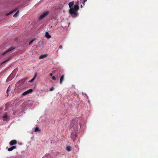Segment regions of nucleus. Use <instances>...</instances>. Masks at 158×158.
<instances>
[{
  "label": "nucleus",
  "instance_id": "1",
  "mask_svg": "<svg viewBox=\"0 0 158 158\" xmlns=\"http://www.w3.org/2000/svg\"><path fill=\"white\" fill-rule=\"evenodd\" d=\"M82 121V118L81 117L73 119L70 124V130L73 131H80V123Z\"/></svg>",
  "mask_w": 158,
  "mask_h": 158
},
{
  "label": "nucleus",
  "instance_id": "2",
  "mask_svg": "<svg viewBox=\"0 0 158 158\" xmlns=\"http://www.w3.org/2000/svg\"><path fill=\"white\" fill-rule=\"evenodd\" d=\"M74 1H73L70 2L68 4L70 8L69 10V13L73 18L76 17L78 16L77 12L79 9L78 4L77 3L74 5Z\"/></svg>",
  "mask_w": 158,
  "mask_h": 158
},
{
  "label": "nucleus",
  "instance_id": "3",
  "mask_svg": "<svg viewBox=\"0 0 158 158\" xmlns=\"http://www.w3.org/2000/svg\"><path fill=\"white\" fill-rule=\"evenodd\" d=\"M80 131H72L71 132L70 137L71 139L73 141H75L76 140V138L77 137V134L78 133H80Z\"/></svg>",
  "mask_w": 158,
  "mask_h": 158
},
{
  "label": "nucleus",
  "instance_id": "4",
  "mask_svg": "<svg viewBox=\"0 0 158 158\" xmlns=\"http://www.w3.org/2000/svg\"><path fill=\"white\" fill-rule=\"evenodd\" d=\"M49 12L48 11H46L45 12H44L39 17V19H41L45 17L46 15H47Z\"/></svg>",
  "mask_w": 158,
  "mask_h": 158
},
{
  "label": "nucleus",
  "instance_id": "5",
  "mask_svg": "<svg viewBox=\"0 0 158 158\" xmlns=\"http://www.w3.org/2000/svg\"><path fill=\"white\" fill-rule=\"evenodd\" d=\"M32 91H33V90L32 89H30L29 90L23 92L22 94V95L23 96H25V95H26L29 94L30 93H31L32 92Z\"/></svg>",
  "mask_w": 158,
  "mask_h": 158
},
{
  "label": "nucleus",
  "instance_id": "6",
  "mask_svg": "<svg viewBox=\"0 0 158 158\" xmlns=\"http://www.w3.org/2000/svg\"><path fill=\"white\" fill-rule=\"evenodd\" d=\"M2 120L4 121H7L9 120V117L8 116L7 114H5L2 116Z\"/></svg>",
  "mask_w": 158,
  "mask_h": 158
},
{
  "label": "nucleus",
  "instance_id": "7",
  "mask_svg": "<svg viewBox=\"0 0 158 158\" xmlns=\"http://www.w3.org/2000/svg\"><path fill=\"white\" fill-rule=\"evenodd\" d=\"M15 48L13 47H11L9 48L5 52L2 54V55H4L5 54H6L7 53L11 51V50H13Z\"/></svg>",
  "mask_w": 158,
  "mask_h": 158
},
{
  "label": "nucleus",
  "instance_id": "8",
  "mask_svg": "<svg viewBox=\"0 0 158 158\" xmlns=\"http://www.w3.org/2000/svg\"><path fill=\"white\" fill-rule=\"evenodd\" d=\"M17 143L16 140H13L10 142L9 144L10 146H13L16 144Z\"/></svg>",
  "mask_w": 158,
  "mask_h": 158
},
{
  "label": "nucleus",
  "instance_id": "9",
  "mask_svg": "<svg viewBox=\"0 0 158 158\" xmlns=\"http://www.w3.org/2000/svg\"><path fill=\"white\" fill-rule=\"evenodd\" d=\"M26 81V79L23 78L21 80L19 81L18 83H19L20 84H22L25 82Z\"/></svg>",
  "mask_w": 158,
  "mask_h": 158
},
{
  "label": "nucleus",
  "instance_id": "10",
  "mask_svg": "<svg viewBox=\"0 0 158 158\" xmlns=\"http://www.w3.org/2000/svg\"><path fill=\"white\" fill-rule=\"evenodd\" d=\"M47 55H48L47 54L41 55L40 56L39 58L40 59L44 58H46L47 56Z\"/></svg>",
  "mask_w": 158,
  "mask_h": 158
},
{
  "label": "nucleus",
  "instance_id": "11",
  "mask_svg": "<svg viewBox=\"0 0 158 158\" xmlns=\"http://www.w3.org/2000/svg\"><path fill=\"white\" fill-rule=\"evenodd\" d=\"M45 36L46 38L48 39H50L51 38V36L50 35L48 32H45Z\"/></svg>",
  "mask_w": 158,
  "mask_h": 158
},
{
  "label": "nucleus",
  "instance_id": "12",
  "mask_svg": "<svg viewBox=\"0 0 158 158\" xmlns=\"http://www.w3.org/2000/svg\"><path fill=\"white\" fill-rule=\"evenodd\" d=\"M66 150L68 152H70L72 150V147L70 146H67L66 147Z\"/></svg>",
  "mask_w": 158,
  "mask_h": 158
},
{
  "label": "nucleus",
  "instance_id": "13",
  "mask_svg": "<svg viewBox=\"0 0 158 158\" xmlns=\"http://www.w3.org/2000/svg\"><path fill=\"white\" fill-rule=\"evenodd\" d=\"M16 148V147L15 146H13L11 147L8 149L7 150L9 151H12L13 150L15 149Z\"/></svg>",
  "mask_w": 158,
  "mask_h": 158
},
{
  "label": "nucleus",
  "instance_id": "14",
  "mask_svg": "<svg viewBox=\"0 0 158 158\" xmlns=\"http://www.w3.org/2000/svg\"><path fill=\"white\" fill-rule=\"evenodd\" d=\"M64 75L62 76L60 79V83L61 84L62 83V82L64 80Z\"/></svg>",
  "mask_w": 158,
  "mask_h": 158
},
{
  "label": "nucleus",
  "instance_id": "15",
  "mask_svg": "<svg viewBox=\"0 0 158 158\" xmlns=\"http://www.w3.org/2000/svg\"><path fill=\"white\" fill-rule=\"evenodd\" d=\"M37 75V74H36L35 75V76H34V77L33 78H32L30 81H29V82L33 81L35 80V78L36 77Z\"/></svg>",
  "mask_w": 158,
  "mask_h": 158
},
{
  "label": "nucleus",
  "instance_id": "16",
  "mask_svg": "<svg viewBox=\"0 0 158 158\" xmlns=\"http://www.w3.org/2000/svg\"><path fill=\"white\" fill-rule=\"evenodd\" d=\"M19 11L18 10L14 15L13 17H17L19 15Z\"/></svg>",
  "mask_w": 158,
  "mask_h": 158
},
{
  "label": "nucleus",
  "instance_id": "17",
  "mask_svg": "<svg viewBox=\"0 0 158 158\" xmlns=\"http://www.w3.org/2000/svg\"><path fill=\"white\" fill-rule=\"evenodd\" d=\"M10 58H8V59H7L6 60L3 61L2 63H1V64H3L4 63L6 62H7V61H8V60H10Z\"/></svg>",
  "mask_w": 158,
  "mask_h": 158
},
{
  "label": "nucleus",
  "instance_id": "18",
  "mask_svg": "<svg viewBox=\"0 0 158 158\" xmlns=\"http://www.w3.org/2000/svg\"><path fill=\"white\" fill-rule=\"evenodd\" d=\"M40 131V129H39V128L38 127H36L35 128V131H34L35 132H36L37 131Z\"/></svg>",
  "mask_w": 158,
  "mask_h": 158
},
{
  "label": "nucleus",
  "instance_id": "19",
  "mask_svg": "<svg viewBox=\"0 0 158 158\" xmlns=\"http://www.w3.org/2000/svg\"><path fill=\"white\" fill-rule=\"evenodd\" d=\"M34 41V39H32L29 43V44L30 45Z\"/></svg>",
  "mask_w": 158,
  "mask_h": 158
},
{
  "label": "nucleus",
  "instance_id": "20",
  "mask_svg": "<svg viewBox=\"0 0 158 158\" xmlns=\"http://www.w3.org/2000/svg\"><path fill=\"white\" fill-rule=\"evenodd\" d=\"M17 10V9H15L12 10H11V11H10V12H11V13H13L15 12V11H16Z\"/></svg>",
  "mask_w": 158,
  "mask_h": 158
},
{
  "label": "nucleus",
  "instance_id": "21",
  "mask_svg": "<svg viewBox=\"0 0 158 158\" xmlns=\"http://www.w3.org/2000/svg\"><path fill=\"white\" fill-rule=\"evenodd\" d=\"M52 79L53 80H54V81H55L56 80V78L55 77V76H53L52 77Z\"/></svg>",
  "mask_w": 158,
  "mask_h": 158
},
{
  "label": "nucleus",
  "instance_id": "22",
  "mask_svg": "<svg viewBox=\"0 0 158 158\" xmlns=\"http://www.w3.org/2000/svg\"><path fill=\"white\" fill-rule=\"evenodd\" d=\"M11 14V12H9V13H7L6 14V16H8V15H10V14Z\"/></svg>",
  "mask_w": 158,
  "mask_h": 158
},
{
  "label": "nucleus",
  "instance_id": "23",
  "mask_svg": "<svg viewBox=\"0 0 158 158\" xmlns=\"http://www.w3.org/2000/svg\"><path fill=\"white\" fill-rule=\"evenodd\" d=\"M10 91V90H9V88H8L6 90V93L8 94V93L9 91Z\"/></svg>",
  "mask_w": 158,
  "mask_h": 158
},
{
  "label": "nucleus",
  "instance_id": "24",
  "mask_svg": "<svg viewBox=\"0 0 158 158\" xmlns=\"http://www.w3.org/2000/svg\"><path fill=\"white\" fill-rule=\"evenodd\" d=\"M59 48L61 49L62 48V46L61 45H60L59 46Z\"/></svg>",
  "mask_w": 158,
  "mask_h": 158
},
{
  "label": "nucleus",
  "instance_id": "25",
  "mask_svg": "<svg viewBox=\"0 0 158 158\" xmlns=\"http://www.w3.org/2000/svg\"><path fill=\"white\" fill-rule=\"evenodd\" d=\"M54 89V88H51L50 89V91H52Z\"/></svg>",
  "mask_w": 158,
  "mask_h": 158
},
{
  "label": "nucleus",
  "instance_id": "26",
  "mask_svg": "<svg viewBox=\"0 0 158 158\" xmlns=\"http://www.w3.org/2000/svg\"><path fill=\"white\" fill-rule=\"evenodd\" d=\"M52 73H50V76H52Z\"/></svg>",
  "mask_w": 158,
  "mask_h": 158
},
{
  "label": "nucleus",
  "instance_id": "27",
  "mask_svg": "<svg viewBox=\"0 0 158 158\" xmlns=\"http://www.w3.org/2000/svg\"><path fill=\"white\" fill-rule=\"evenodd\" d=\"M84 2H87V0H84Z\"/></svg>",
  "mask_w": 158,
  "mask_h": 158
},
{
  "label": "nucleus",
  "instance_id": "28",
  "mask_svg": "<svg viewBox=\"0 0 158 158\" xmlns=\"http://www.w3.org/2000/svg\"><path fill=\"white\" fill-rule=\"evenodd\" d=\"M85 2H83L82 4H83L84 5H85Z\"/></svg>",
  "mask_w": 158,
  "mask_h": 158
},
{
  "label": "nucleus",
  "instance_id": "29",
  "mask_svg": "<svg viewBox=\"0 0 158 158\" xmlns=\"http://www.w3.org/2000/svg\"><path fill=\"white\" fill-rule=\"evenodd\" d=\"M82 7H83V6L82 5H81V8H82Z\"/></svg>",
  "mask_w": 158,
  "mask_h": 158
},
{
  "label": "nucleus",
  "instance_id": "30",
  "mask_svg": "<svg viewBox=\"0 0 158 158\" xmlns=\"http://www.w3.org/2000/svg\"><path fill=\"white\" fill-rule=\"evenodd\" d=\"M9 80V78H8L7 79V80Z\"/></svg>",
  "mask_w": 158,
  "mask_h": 158
},
{
  "label": "nucleus",
  "instance_id": "31",
  "mask_svg": "<svg viewBox=\"0 0 158 158\" xmlns=\"http://www.w3.org/2000/svg\"><path fill=\"white\" fill-rule=\"evenodd\" d=\"M52 26H51L50 28H52Z\"/></svg>",
  "mask_w": 158,
  "mask_h": 158
},
{
  "label": "nucleus",
  "instance_id": "32",
  "mask_svg": "<svg viewBox=\"0 0 158 158\" xmlns=\"http://www.w3.org/2000/svg\"><path fill=\"white\" fill-rule=\"evenodd\" d=\"M86 96H87V98H88V96H87V95H86Z\"/></svg>",
  "mask_w": 158,
  "mask_h": 158
},
{
  "label": "nucleus",
  "instance_id": "33",
  "mask_svg": "<svg viewBox=\"0 0 158 158\" xmlns=\"http://www.w3.org/2000/svg\"><path fill=\"white\" fill-rule=\"evenodd\" d=\"M75 147H77V146H75Z\"/></svg>",
  "mask_w": 158,
  "mask_h": 158
}]
</instances>
